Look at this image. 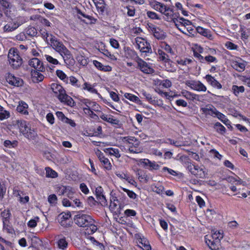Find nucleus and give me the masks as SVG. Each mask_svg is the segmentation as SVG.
<instances>
[{
	"mask_svg": "<svg viewBox=\"0 0 250 250\" xmlns=\"http://www.w3.org/2000/svg\"><path fill=\"white\" fill-rule=\"evenodd\" d=\"M51 88L53 92L56 94V96L61 102L70 106L74 105V102L73 99L66 94L65 91L60 84L53 83L51 85Z\"/></svg>",
	"mask_w": 250,
	"mask_h": 250,
	"instance_id": "1",
	"label": "nucleus"
},
{
	"mask_svg": "<svg viewBox=\"0 0 250 250\" xmlns=\"http://www.w3.org/2000/svg\"><path fill=\"white\" fill-rule=\"evenodd\" d=\"M179 160L187 166L188 170L196 178L203 179L206 177V173L203 168H200L198 166H194L189 162L188 157L183 155L180 157Z\"/></svg>",
	"mask_w": 250,
	"mask_h": 250,
	"instance_id": "2",
	"label": "nucleus"
},
{
	"mask_svg": "<svg viewBox=\"0 0 250 250\" xmlns=\"http://www.w3.org/2000/svg\"><path fill=\"white\" fill-rule=\"evenodd\" d=\"M74 220L79 227L83 228H86L95 222L90 216L84 214L83 211L78 212L74 216Z\"/></svg>",
	"mask_w": 250,
	"mask_h": 250,
	"instance_id": "3",
	"label": "nucleus"
},
{
	"mask_svg": "<svg viewBox=\"0 0 250 250\" xmlns=\"http://www.w3.org/2000/svg\"><path fill=\"white\" fill-rule=\"evenodd\" d=\"M8 58L10 64L14 69H18L22 63V59L16 48H12L9 50Z\"/></svg>",
	"mask_w": 250,
	"mask_h": 250,
	"instance_id": "4",
	"label": "nucleus"
},
{
	"mask_svg": "<svg viewBox=\"0 0 250 250\" xmlns=\"http://www.w3.org/2000/svg\"><path fill=\"white\" fill-rule=\"evenodd\" d=\"M56 191L59 195H65L71 200L74 198V189L70 186H58L56 188Z\"/></svg>",
	"mask_w": 250,
	"mask_h": 250,
	"instance_id": "5",
	"label": "nucleus"
},
{
	"mask_svg": "<svg viewBox=\"0 0 250 250\" xmlns=\"http://www.w3.org/2000/svg\"><path fill=\"white\" fill-rule=\"evenodd\" d=\"M185 84L194 90L200 92L207 90L206 86L199 81L188 80L185 82Z\"/></svg>",
	"mask_w": 250,
	"mask_h": 250,
	"instance_id": "6",
	"label": "nucleus"
},
{
	"mask_svg": "<svg viewBox=\"0 0 250 250\" xmlns=\"http://www.w3.org/2000/svg\"><path fill=\"white\" fill-rule=\"evenodd\" d=\"M141 41H139L136 40V43L138 46V48L140 51L143 53H145L146 55L147 53H151L152 52V49L150 43L146 41L143 39H139Z\"/></svg>",
	"mask_w": 250,
	"mask_h": 250,
	"instance_id": "7",
	"label": "nucleus"
},
{
	"mask_svg": "<svg viewBox=\"0 0 250 250\" xmlns=\"http://www.w3.org/2000/svg\"><path fill=\"white\" fill-rule=\"evenodd\" d=\"M136 62L139 68L143 72L146 74H152L154 72V69L139 57H137Z\"/></svg>",
	"mask_w": 250,
	"mask_h": 250,
	"instance_id": "8",
	"label": "nucleus"
},
{
	"mask_svg": "<svg viewBox=\"0 0 250 250\" xmlns=\"http://www.w3.org/2000/svg\"><path fill=\"white\" fill-rule=\"evenodd\" d=\"M51 43L53 48L60 55H62L67 50L63 44L62 42L57 40L55 37L51 38Z\"/></svg>",
	"mask_w": 250,
	"mask_h": 250,
	"instance_id": "9",
	"label": "nucleus"
},
{
	"mask_svg": "<svg viewBox=\"0 0 250 250\" xmlns=\"http://www.w3.org/2000/svg\"><path fill=\"white\" fill-rule=\"evenodd\" d=\"M28 64L38 71L44 72L45 71L43 63L37 58L30 59L28 62Z\"/></svg>",
	"mask_w": 250,
	"mask_h": 250,
	"instance_id": "10",
	"label": "nucleus"
},
{
	"mask_svg": "<svg viewBox=\"0 0 250 250\" xmlns=\"http://www.w3.org/2000/svg\"><path fill=\"white\" fill-rule=\"evenodd\" d=\"M150 30L152 32L153 36L158 40H164L166 37V33L159 27L152 25L149 26Z\"/></svg>",
	"mask_w": 250,
	"mask_h": 250,
	"instance_id": "11",
	"label": "nucleus"
},
{
	"mask_svg": "<svg viewBox=\"0 0 250 250\" xmlns=\"http://www.w3.org/2000/svg\"><path fill=\"white\" fill-rule=\"evenodd\" d=\"M6 79L8 83L15 86H21L23 84V81L21 79L16 77L11 73L8 74Z\"/></svg>",
	"mask_w": 250,
	"mask_h": 250,
	"instance_id": "12",
	"label": "nucleus"
},
{
	"mask_svg": "<svg viewBox=\"0 0 250 250\" xmlns=\"http://www.w3.org/2000/svg\"><path fill=\"white\" fill-rule=\"evenodd\" d=\"M61 55L67 65L69 66L74 65L75 60L70 52L68 49Z\"/></svg>",
	"mask_w": 250,
	"mask_h": 250,
	"instance_id": "13",
	"label": "nucleus"
},
{
	"mask_svg": "<svg viewBox=\"0 0 250 250\" xmlns=\"http://www.w3.org/2000/svg\"><path fill=\"white\" fill-rule=\"evenodd\" d=\"M13 124L14 126H17L20 130V132L23 133L27 128L28 124L24 120H17L13 121Z\"/></svg>",
	"mask_w": 250,
	"mask_h": 250,
	"instance_id": "14",
	"label": "nucleus"
},
{
	"mask_svg": "<svg viewBox=\"0 0 250 250\" xmlns=\"http://www.w3.org/2000/svg\"><path fill=\"white\" fill-rule=\"evenodd\" d=\"M57 243L58 248L62 250H65L68 247V242L62 235H58Z\"/></svg>",
	"mask_w": 250,
	"mask_h": 250,
	"instance_id": "15",
	"label": "nucleus"
},
{
	"mask_svg": "<svg viewBox=\"0 0 250 250\" xmlns=\"http://www.w3.org/2000/svg\"><path fill=\"white\" fill-rule=\"evenodd\" d=\"M39 72L35 70L31 71V75L33 82L38 83L43 81L44 77Z\"/></svg>",
	"mask_w": 250,
	"mask_h": 250,
	"instance_id": "16",
	"label": "nucleus"
},
{
	"mask_svg": "<svg viewBox=\"0 0 250 250\" xmlns=\"http://www.w3.org/2000/svg\"><path fill=\"white\" fill-rule=\"evenodd\" d=\"M206 79L207 82L213 87L217 89H221L222 85L213 77L210 75L206 76Z\"/></svg>",
	"mask_w": 250,
	"mask_h": 250,
	"instance_id": "17",
	"label": "nucleus"
},
{
	"mask_svg": "<svg viewBox=\"0 0 250 250\" xmlns=\"http://www.w3.org/2000/svg\"><path fill=\"white\" fill-rule=\"evenodd\" d=\"M100 118L103 120L108 122L112 125H118L119 124V120L117 119L113 118V116L111 115H107L103 113L100 116Z\"/></svg>",
	"mask_w": 250,
	"mask_h": 250,
	"instance_id": "18",
	"label": "nucleus"
},
{
	"mask_svg": "<svg viewBox=\"0 0 250 250\" xmlns=\"http://www.w3.org/2000/svg\"><path fill=\"white\" fill-rule=\"evenodd\" d=\"M23 135L27 138L29 139H33L37 135L36 132L34 131V129L31 128L28 125L26 128V130L23 132Z\"/></svg>",
	"mask_w": 250,
	"mask_h": 250,
	"instance_id": "19",
	"label": "nucleus"
},
{
	"mask_svg": "<svg viewBox=\"0 0 250 250\" xmlns=\"http://www.w3.org/2000/svg\"><path fill=\"white\" fill-rule=\"evenodd\" d=\"M103 150L105 153L111 156H114L116 158H118L121 157L120 151L117 148L110 147L105 148Z\"/></svg>",
	"mask_w": 250,
	"mask_h": 250,
	"instance_id": "20",
	"label": "nucleus"
},
{
	"mask_svg": "<svg viewBox=\"0 0 250 250\" xmlns=\"http://www.w3.org/2000/svg\"><path fill=\"white\" fill-rule=\"evenodd\" d=\"M93 64L99 70L109 72L112 70V67L109 65H104L102 63L98 61H94Z\"/></svg>",
	"mask_w": 250,
	"mask_h": 250,
	"instance_id": "21",
	"label": "nucleus"
},
{
	"mask_svg": "<svg viewBox=\"0 0 250 250\" xmlns=\"http://www.w3.org/2000/svg\"><path fill=\"white\" fill-rule=\"evenodd\" d=\"M27 107L28 105L24 102L21 101L19 103V104L17 107V110L18 112L22 114L27 115L28 114V112L27 110Z\"/></svg>",
	"mask_w": 250,
	"mask_h": 250,
	"instance_id": "22",
	"label": "nucleus"
},
{
	"mask_svg": "<svg viewBox=\"0 0 250 250\" xmlns=\"http://www.w3.org/2000/svg\"><path fill=\"white\" fill-rule=\"evenodd\" d=\"M124 97L126 99L130 100V101L133 102H134L136 104H140V105L142 104L141 101L139 99V98L137 96H136L133 94H132L131 93H125L124 94Z\"/></svg>",
	"mask_w": 250,
	"mask_h": 250,
	"instance_id": "23",
	"label": "nucleus"
},
{
	"mask_svg": "<svg viewBox=\"0 0 250 250\" xmlns=\"http://www.w3.org/2000/svg\"><path fill=\"white\" fill-rule=\"evenodd\" d=\"M140 142H137L129 146L128 151L131 153H138L141 152L140 148H138L140 145Z\"/></svg>",
	"mask_w": 250,
	"mask_h": 250,
	"instance_id": "24",
	"label": "nucleus"
},
{
	"mask_svg": "<svg viewBox=\"0 0 250 250\" xmlns=\"http://www.w3.org/2000/svg\"><path fill=\"white\" fill-rule=\"evenodd\" d=\"M196 31L200 34L201 35L208 38V39H211L212 36L210 33V32L206 29L203 28L200 26H198L196 28Z\"/></svg>",
	"mask_w": 250,
	"mask_h": 250,
	"instance_id": "25",
	"label": "nucleus"
},
{
	"mask_svg": "<svg viewBox=\"0 0 250 250\" xmlns=\"http://www.w3.org/2000/svg\"><path fill=\"white\" fill-rule=\"evenodd\" d=\"M213 128L219 134H224L226 132V128L221 123H216L213 125Z\"/></svg>",
	"mask_w": 250,
	"mask_h": 250,
	"instance_id": "26",
	"label": "nucleus"
},
{
	"mask_svg": "<svg viewBox=\"0 0 250 250\" xmlns=\"http://www.w3.org/2000/svg\"><path fill=\"white\" fill-rule=\"evenodd\" d=\"M158 54L159 55V59L161 61L167 62L170 60L168 55L161 49H158Z\"/></svg>",
	"mask_w": 250,
	"mask_h": 250,
	"instance_id": "27",
	"label": "nucleus"
},
{
	"mask_svg": "<svg viewBox=\"0 0 250 250\" xmlns=\"http://www.w3.org/2000/svg\"><path fill=\"white\" fill-rule=\"evenodd\" d=\"M1 216L2 217V222L3 223L5 224V223H9V219L11 216V213L9 210H4L1 213Z\"/></svg>",
	"mask_w": 250,
	"mask_h": 250,
	"instance_id": "28",
	"label": "nucleus"
},
{
	"mask_svg": "<svg viewBox=\"0 0 250 250\" xmlns=\"http://www.w3.org/2000/svg\"><path fill=\"white\" fill-rule=\"evenodd\" d=\"M25 33L30 37H35L37 34V30L33 26H29L25 30Z\"/></svg>",
	"mask_w": 250,
	"mask_h": 250,
	"instance_id": "29",
	"label": "nucleus"
},
{
	"mask_svg": "<svg viewBox=\"0 0 250 250\" xmlns=\"http://www.w3.org/2000/svg\"><path fill=\"white\" fill-rule=\"evenodd\" d=\"M10 117V112L4 109V108L0 105V120H3L8 119Z\"/></svg>",
	"mask_w": 250,
	"mask_h": 250,
	"instance_id": "30",
	"label": "nucleus"
},
{
	"mask_svg": "<svg viewBox=\"0 0 250 250\" xmlns=\"http://www.w3.org/2000/svg\"><path fill=\"white\" fill-rule=\"evenodd\" d=\"M76 60L82 66H86L88 64V59L82 54H78L76 57Z\"/></svg>",
	"mask_w": 250,
	"mask_h": 250,
	"instance_id": "31",
	"label": "nucleus"
},
{
	"mask_svg": "<svg viewBox=\"0 0 250 250\" xmlns=\"http://www.w3.org/2000/svg\"><path fill=\"white\" fill-rule=\"evenodd\" d=\"M232 90L233 91V94L238 96L240 93H243L245 91V88L243 86H237L236 85H233L232 86Z\"/></svg>",
	"mask_w": 250,
	"mask_h": 250,
	"instance_id": "32",
	"label": "nucleus"
},
{
	"mask_svg": "<svg viewBox=\"0 0 250 250\" xmlns=\"http://www.w3.org/2000/svg\"><path fill=\"white\" fill-rule=\"evenodd\" d=\"M78 14L82 15L83 17L87 19V21H85V20H82L83 21L87 24L95 23L96 21V20L93 18L91 16H89V15H86L80 11H79L78 12Z\"/></svg>",
	"mask_w": 250,
	"mask_h": 250,
	"instance_id": "33",
	"label": "nucleus"
},
{
	"mask_svg": "<svg viewBox=\"0 0 250 250\" xmlns=\"http://www.w3.org/2000/svg\"><path fill=\"white\" fill-rule=\"evenodd\" d=\"M46 176L47 177L56 178L58 176L57 173L49 167L45 168Z\"/></svg>",
	"mask_w": 250,
	"mask_h": 250,
	"instance_id": "34",
	"label": "nucleus"
},
{
	"mask_svg": "<svg viewBox=\"0 0 250 250\" xmlns=\"http://www.w3.org/2000/svg\"><path fill=\"white\" fill-rule=\"evenodd\" d=\"M94 3L98 9H99L102 12H104L105 6L104 0H99V1L97 0L95 1Z\"/></svg>",
	"mask_w": 250,
	"mask_h": 250,
	"instance_id": "35",
	"label": "nucleus"
},
{
	"mask_svg": "<svg viewBox=\"0 0 250 250\" xmlns=\"http://www.w3.org/2000/svg\"><path fill=\"white\" fill-rule=\"evenodd\" d=\"M6 188L3 182H0V202L2 201L5 194Z\"/></svg>",
	"mask_w": 250,
	"mask_h": 250,
	"instance_id": "36",
	"label": "nucleus"
},
{
	"mask_svg": "<svg viewBox=\"0 0 250 250\" xmlns=\"http://www.w3.org/2000/svg\"><path fill=\"white\" fill-rule=\"evenodd\" d=\"M233 66L238 71L241 72L244 70L245 64L242 62H235Z\"/></svg>",
	"mask_w": 250,
	"mask_h": 250,
	"instance_id": "37",
	"label": "nucleus"
},
{
	"mask_svg": "<svg viewBox=\"0 0 250 250\" xmlns=\"http://www.w3.org/2000/svg\"><path fill=\"white\" fill-rule=\"evenodd\" d=\"M3 145L4 146L9 148H14L17 146L18 142L17 141H13L12 142L10 140H5L4 142Z\"/></svg>",
	"mask_w": 250,
	"mask_h": 250,
	"instance_id": "38",
	"label": "nucleus"
},
{
	"mask_svg": "<svg viewBox=\"0 0 250 250\" xmlns=\"http://www.w3.org/2000/svg\"><path fill=\"white\" fill-rule=\"evenodd\" d=\"M56 75L61 80L67 83L68 78L67 77L66 75L62 70H57L56 71Z\"/></svg>",
	"mask_w": 250,
	"mask_h": 250,
	"instance_id": "39",
	"label": "nucleus"
},
{
	"mask_svg": "<svg viewBox=\"0 0 250 250\" xmlns=\"http://www.w3.org/2000/svg\"><path fill=\"white\" fill-rule=\"evenodd\" d=\"M101 163H102V166L106 170H110L111 169L112 166L109 160L107 158H105V159L101 161Z\"/></svg>",
	"mask_w": 250,
	"mask_h": 250,
	"instance_id": "40",
	"label": "nucleus"
},
{
	"mask_svg": "<svg viewBox=\"0 0 250 250\" xmlns=\"http://www.w3.org/2000/svg\"><path fill=\"white\" fill-rule=\"evenodd\" d=\"M175 17V16L174 15L173 9L171 8V11L167 12V13L166 14V16L164 17L165 20L167 21H172V20Z\"/></svg>",
	"mask_w": 250,
	"mask_h": 250,
	"instance_id": "41",
	"label": "nucleus"
},
{
	"mask_svg": "<svg viewBox=\"0 0 250 250\" xmlns=\"http://www.w3.org/2000/svg\"><path fill=\"white\" fill-rule=\"evenodd\" d=\"M181 93L182 95L186 99L193 101V96H194V93H191L187 90H183Z\"/></svg>",
	"mask_w": 250,
	"mask_h": 250,
	"instance_id": "42",
	"label": "nucleus"
},
{
	"mask_svg": "<svg viewBox=\"0 0 250 250\" xmlns=\"http://www.w3.org/2000/svg\"><path fill=\"white\" fill-rule=\"evenodd\" d=\"M68 80L70 81V83L77 87H80L81 86V84L80 83L79 81L74 77L71 76L69 77Z\"/></svg>",
	"mask_w": 250,
	"mask_h": 250,
	"instance_id": "43",
	"label": "nucleus"
},
{
	"mask_svg": "<svg viewBox=\"0 0 250 250\" xmlns=\"http://www.w3.org/2000/svg\"><path fill=\"white\" fill-rule=\"evenodd\" d=\"M122 188L125 192L127 193V195L130 198L135 199L137 198V194L133 191L124 188Z\"/></svg>",
	"mask_w": 250,
	"mask_h": 250,
	"instance_id": "44",
	"label": "nucleus"
},
{
	"mask_svg": "<svg viewBox=\"0 0 250 250\" xmlns=\"http://www.w3.org/2000/svg\"><path fill=\"white\" fill-rule=\"evenodd\" d=\"M172 21L175 23V26L178 28V29L181 31L182 32L185 34H187L186 32H185V31H183L182 28H181L180 26L183 27L182 24L181 23H179V21H182L180 20L179 19H178L176 18H174Z\"/></svg>",
	"mask_w": 250,
	"mask_h": 250,
	"instance_id": "45",
	"label": "nucleus"
},
{
	"mask_svg": "<svg viewBox=\"0 0 250 250\" xmlns=\"http://www.w3.org/2000/svg\"><path fill=\"white\" fill-rule=\"evenodd\" d=\"M39 220L38 217H35L34 219H31L27 223L28 227L32 228H35L37 226V223Z\"/></svg>",
	"mask_w": 250,
	"mask_h": 250,
	"instance_id": "46",
	"label": "nucleus"
},
{
	"mask_svg": "<svg viewBox=\"0 0 250 250\" xmlns=\"http://www.w3.org/2000/svg\"><path fill=\"white\" fill-rule=\"evenodd\" d=\"M140 244L141 245H139V246L142 248L143 250H150L151 247L148 244V242L146 241H145L144 243L143 242V240L141 239V241L139 242Z\"/></svg>",
	"mask_w": 250,
	"mask_h": 250,
	"instance_id": "47",
	"label": "nucleus"
},
{
	"mask_svg": "<svg viewBox=\"0 0 250 250\" xmlns=\"http://www.w3.org/2000/svg\"><path fill=\"white\" fill-rule=\"evenodd\" d=\"M141 164H143V166L147 168H149L151 161L147 159H141L139 160Z\"/></svg>",
	"mask_w": 250,
	"mask_h": 250,
	"instance_id": "48",
	"label": "nucleus"
},
{
	"mask_svg": "<svg viewBox=\"0 0 250 250\" xmlns=\"http://www.w3.org/2000/svg\"><path fill=\"white\" fill-rule=\"evenodd\" d=\"M9 223H5V224L4 223H3V229L6 230V231L9 233H13L14 232V230L13 229L12 227L9 225Z\"/></svg>",
	"mask_w": 250,
	"mask_h": 250,
	"instance_id": "49",
	"label": "nucleus"
},
{
	"mask_svg": "<svg viewBox=\"0 0 250 250\" xmlns=\"http://www.w3.org/2000/svg\"><path fill=\"white\" fill-rule=\"evenodd\" d=\"M48 202L52 205H54L57 203V197L55 194H51L48 197Z\"/></svg>",
	"mask_w": 250,
	"mask_h": 250,
	"instance_id": "50",
	"label": "nucleus"
},
{
	"mask_svg": "<svg viewBox=\"0 0 250 250\" xmlns=\"http://www.w3.org/2000/svg\"><path fill=\"white\" fill-rule=\"evenodd\" d=\"M44 58L49 63L53 64H57L59 63L57 59L53 58L51 56L45 55Z\"/></svg>",
	"mask_w": 250,
	"mask_h": 250,
	"instance_id": "51",
	"label": "nucleus"
},
{
	"mask_svg": "<svg viewBox=\"0 0 250 250\" xmlns=\"http://www.w3.org/2000/svg\"><path fill=\"white\" fill-rule=\"evenodd\" d=\"M215 117L225 124H226V122L228 121V120L225 118V116L218 111H217Z\"/></svg>",
	"mask_w": 250,
	"mask_h": 250,
	"instance_id": "52",
	"label": "nucleus"
},
{
	"mask_svg": "<svg viewBox=\"0 0 250 250\" xmlns=\"http://www.w3.org/2000/svg\"><path fill=\"white\" fill-rule=\"evenodd\" d=\"M141 93L142 95L146 97V99L147 100V101H148L151 104L153 103L154 100L152 99V96L150 94L147 93L145 90H142L141 91Z\"/></svg>",
	"mask_w": 250,
	"mask_h": 250,
	"instance_id": "53",
	"label": "nucleus"
},
{
	"mask_svg": "<svg viewBox=\"0 0 250 250\" xmlns=\"http://www.w3.org/2000/svg\"><path fill=\"white\" fill-rule=\"evenodd\" d=\"M147 16L152 20H160V18L158 15L155 12L152 11H147Z\"/></svg>",
	"mask_w": 250,
	"mask_h": 250,
	"instance_id": "54",
	"label": "nucleus"
},
{
	"mask_svg": "<svg viewBox=\"0 0 250 250\" xmlns=\"http://www.w3.org/2000/svg\"><path fill=\"white\" fill-rule=\"evenodd\" d=\"M161 47L165 49L167 52L170 54H173V52L171 47L166 42H162L161 44Z\"/></svg>",
	"mask_w": 250,
	"mask_h": 250,
	"instance_id": "55",
	"label": "nucleus"
},
{
	"mask_svg": "<svg viewBox=\"0 0 250 250\" xmlns=\"http://www.w3.org/2000/svg\"><path fill=\"white\" fill-rule=\"evenodd\" d=\"M125 139L129 145L139 141L135 137L133 136H127L125 137Z\"/></svg>",
	"mask_w": 250,
	"mask_h": 250,
	"instance_id": "56",
	"label": "nucleus"
},
{
	"mask_svg": "<svg viewBox=\"0 0 250 250\" xmlns=\"http://www.w3.org/2000/svg\"><path fill=\"white\" fill-rule=\"evenodd\" d=\"M178 64L186 65L188 64H189L192 62V60L190 59H185L184 60H180L177 61Z\"/></svg>",
	"mask_w": 250,
	"mask_h": 250,
	"instance_id": "57",
	"label": "nucleus"
},
{
	"mask_svg": "<svg viewBox=\"0 0 250 250\" xmlns=\"http://www.w3.org/2000/svg\"><path fill=\"white\" fill-rule=\"evenodd\" d=\"M97 199L102 206H105L107 205V201L104 194L99 196L98 198H97Z\"/></svg>",
	"mask_w": 250,
	"mask_h": 250,
	"instance_id": "58",
	"label": "nucleus"
},
{
	"mask_svg": "<svg viewBox=\"0 0 250 250\" xmlns=\"http://www.w3.org/2000/svg\"><path fill=\"white\" fill-rule=\"evenodd\" d=\"M17 27L18 26H14V25L11 26L10 24H6L4 26L3 30L6 32H11L15 30Z\"/></svg>",
	"mask_w": 250,
	"mask_h": 250,
	"instance_id": "59",
	"label": "nucleus"
},
{
	"mask_svg": "<svg viewBox=\"0 0 250 250\" xmlns=\"http://www.w3.org/2000/svg\"><path fill=\"white\" fill-rule=\"evenodd\" d=\"M179 20L182 21H179V23L182 24L183 26L186 27L188 26H190L191 24V22L188 20H186L183 18H180Z\"/></svg>",
	"mask_w": 250,
	"mask_h": 250,
	"instance_id": "60",
	"label": "nucleus"
},
{
	"mask_svg": "<svg viewBox=\"0 0 250 250\" xmlns=\"http://www.w3.org/2000/svg\"><path fill=\"white\" fill-rule=\"evenodd\" d=\"M176 104L179 106L187 107L188 106L187 103L184 100L179 99L175 101Z\"/></svg>",
	"mask_w": 250,
	"mask_h": 250,
	"instance_id": "61",
	"label": "nucleus"
},
{
	"mask_svg": "<svg viewBox=\"0 0 250 250\" xmlns=\"http://www.w3.org/2000/svg\"><path fill=\"white\" fill-rule=\"evenodd\" d=\"M125 214L127 217L135 216L136 212L134 210L127 209L125 211Z\"/></svg>",
	"mask_w": 250,
	"mask_h": 250,
	"instance_id": "62",
	"label": "nucleus"
},
{
	"mask_svg": "<svg viewBox=\"0 0 250 250\" xmlns=\"http://www.w3.org/2000/svg\"><path fill=\"white\" fill-rule=\"evenodd\" d=\"M209 153L213 155L214 157L217 158L219 160H221L222 156L215 149H211L209 151Z\"/></svg>",
	"mask_w": 250,
	"mask_h": 250,
	"instance_id": "63",
	"label": "nucleus"
},
{
	"mask_svg": "<svg viewBox=\"0 0 250 250\" xmlns=\"http://www.w3.org/2000/svg\"><path fill=\"white\" fill-rule=\"evenodd\" d=\"M56 115L59 120H61L63 122H64L65 121V119H66V118H67V117H66L64 116V114L62 112H61V111H57L56 113Z\"/></svg>",
	"mask_w": 250,
	"mask_h": 250,
	"instance_id": "64",
	"label": "nucleus"
}]
</instances>
